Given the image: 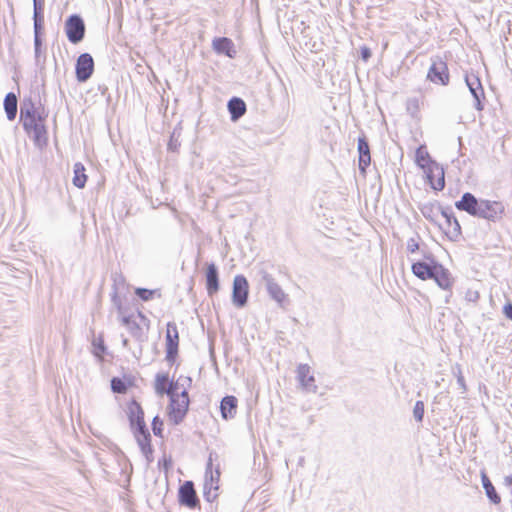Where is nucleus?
Masks as SVG:
<instances>
[{"mask_svg": "<svg viewBox=\"0 0 512 512\" xmlns=\"http://www.w3.org/2000/svg\"><path fill=\"white\" fill-rule=\"evenodd\" d=\"M459 211H465L473 217L491 222L500 221L505 214V205L501 201L478 199L472 193L466 192L455 202Z\"/></svg>", "mask_w": 512, "mask_h": 512, "instance_id": "f257e3e1", "label": "nucleus"}, {"mask_svg": "<svg viewBox=\"0 0 512 512\" xmlns=\"http://www.w3.org/2000/svg\"><path fill=\"white\" fill-rule=\"evenodd\" d=\"M46 118L47 114H43L21 121L24 131L39 149L44 148L48 144Z\"/></svg>", "mask_w": 512, "mask_h": 512, "instance_id": "f03ea898", "label": "nucleus"}, {"mask_svg": "<svg viewBox=\"0 0 512 512\" xmlns=\"http://www.w3.org/2000/svg\"><path fill=\"white\" fill-rule=\"evenodd\" d=\"M170 399V403L167 407L169 420L174 425H179L185 418L188 409H189V396L188 392L185 390H181L180 396H172Z\"/></svg>", "mask_w": 512, "mask_h": 512, "instance_id": "7ed1b4c3", "label": "nucleus"}, {"mask_svg": "<svg viewBox=\"0 0 512 512\" xmlns=\"http://www.w3.org/2000/svg\"><path fill=\"white\" fill-rule=\"evenodd\" d=\"M261 283L265 286L268 295L280 307H284L289 303L288 295L284 292L281 286L276 282L274 277L265 270H260Z\"/></svg>", "mask_w": 512, "mask_h": 512, "instance_id": "20e7f679", "label": "nucleus"}, {"mask_svg": "<svg viewBox=\"0 0 512 512\" xmlns=\"http://www.w3.org/2000/svg\"><path fill=\"white\" fill-rule=\"evenodd\" d=\"M65 32L68 40L77 44L81 42L85 36V23L80 15H70L65 21Z\"/></svg>", "mask_w": 512, "mask_h": 512, "instance_id": "39448f33", "label": "nucleus"}, {"mask_svg": "<svg viewBox=\"0 0 512 512\" xmlns=\"http://www.w3.org/2000/svg\"><path fill=\"white\" fill-rule=\"evenodd\" d=\"M438 210H441V216L445 219V226L439 224L440 228L451 241L459 240L462 234L461 226L451 208L439 207Z\"/></svg>", "mask_w": 512, "mask_h": 512, "instance_id": "423d86ee", "label": "nucleus"}, {"mask_svg": "<svg viewBox=\"0 0 512 512\" xmlns=\"http://www.w3.org/2000/svg\"><path fill=\"white\" fill-rule=\"evenodd\" d=\"M249 284L245 276L236 275L233 280L232 303L243 308L248 302Z\"/></svg>", "mask_w": 512, "mask_h": 512, "instance_id": "0eeeda50", "label": "nucleus"}, {"mask_svg": "<svg viewBox=\"0 0 512 512\" xmlns=\"http://www.w3.org/2000/svg\"><path fill=\"white\" fill-rule=\"evenodd\" d=\"M94 72V59L89 53L78 56L75 65L76 79L80 83L88 81Z\"/></svg>", "mask_w": 512, "mask_h": 512, "instance_id": "6e6552de", "label": "nucleus"}, {"mask_svg": "<svg viewBox=\"0 0 512 512\" xmlns=\"http://www.w3.org/2000/svg\"><path fill=\"white\" fill-rule=\"evenodd\" d=\"M465 83L474 98V107L477 111L484 109L483 100L485 99V93L480 81V78L476 74H466Z\"/></svg>", "mask_w": 512, "mask_h": 512, "instance_id": "1a4fd4ad", "label": "nucleus"}, {"mask_svg": "<svg viewBox=\"0 0 512 512\" xmlns=\"http://www.w3.org/2000/svg\"><path fill=\"white\" fill-rule=\"evenodd\" d=\"M179 333L174 322L167 323L166 330V360L174 363L178 355Z\"/></svg>", "mask_w": 512, "mask_h": 512, "instance_id": "9d476101", "label": "nucleus"}, {"mask_svg": "<svg viewBox=\"0 0 512 512\" xmlns=\"http://www.w3.org/2000/svg\"><path fill=\"white\" fill-rule=\"evenodd\" d=\"M178 501L180 505L190 509H194L199 505V499L192 481L187 480L179 487Z\"/></svg>", "mask_w": 512, "mask_h": 512, "instance_id": "9b49d317", "label": "nucleus"}, {"mask_svg": "<svg viewBox=\"0 0 512 512\" xmlns=\"http://www.w3.org/2000/svg\"><path fill=\"white\" fill-rule=\"evenodd\" d=\"M427 79L435 84L448 85L450 77L446 62L440 59L434 60L428 70Z\"/></svg>", "mask_w": 512, "mask_h": 512, "instance_id": "f8f14e48", "label": "nucleus"}, {"mask_svg": "<svg viewBox=\"0 0 512 512\" xmlns=\"http://www.w3.org/2000/svg\"><path fill=\"white\" fill-rule=\"evenodd\" d=\"M426 173V177L432 189L436 191H441L445 187V178H444V170L440 167L436 162L429 164L427 168L424 169Z\"/></svg>", "mask_w": 512, "mask_h": 512, "instance_id": "ddd939ff", "label": "nucleus"}, {"mask_svg": "<svg viewBox=\"0 0 512 512\" xmlns=\"http://www.w3.org/2000/svg\"><path fill=\"white\" fill-rule=\"evenodd\" d=\"M310 366L308 364H300L297 367V379L303 390L309 393L317 392V385L315 384V378L310 374Z\"/></svg>", "mask_w": 512, "mask_h": 512, "instance_id": "4468645a", "label": "nucleus"}, {"mask_svg": "<svg viewBox=\"0 0 512 512\" xmlns=\"http://www.w3.org/2000/svg\"><path fill=\"white\" fill-rule=\"evenodd\" d=\"M432 279L443 290H451L454 279L450 271L440 263H434V273Z\"/></svg>", "mask_w": 512, "mask_h": 512, "instance_id": "2eb2a0df", "label": "nucleus"}, {"mask_svg": "<svg viewBox=\"0 0 512 512\" xmlns=\"http://www.w3.org/2000/svg\"><path fill=\"white\" fill-rule=\"evenodd\" d=\"M205 283L209 296H213L219 290V273L214 263H208L205 271Z\"/></svg>", "mask_w": 512, "mask_h": 512, "instance_id": "dca6fc26", "label": "nucleus"}, {"mask_svg": "<svg viewBox=\"0 0 512 512\" xmlns=\"http://www.w3.org/2000/svg\"><path fill=\"white\" fill-rule=\"evenodd\" d=\"M357 150L359 154V169L365 172L366 168L370 165V147L367 138L363 135L358 138Z\"/></svg>", "mask_w": 512, "mask_h": 512, "instance_id": "f3484780", "label": "nucleus"}, {"mask_svg": "<svg viewBox=\"0 0 512 512\" xmlns=\"http://www.w3.org/2000/svg\"><path fill=\"white\" fill-rule=\"evenodd\" d=\"M46 114L44 109L35 106L31 98H26L20 105V122L32 117Z\"/></svg>", "mask_w": 512, "mask_h": 512, "instance_id": "a211bd4d", "label": "nucleus"}, {"mask_svg": "<svg viewBox=\"0 0 512 512\" xmlns=\"http://www.w3.org/2000/svg\"><path fill=\"white\" fill-rule=\"evenodd\" d=\"M237 398L232 395L225 396L220 403L221 416L225 420L235 417L237 412Z\"/></svg>", "mask_w": 512, "mask_h": 512, "instance_id": "6ab92c4d", "label": "nucleus"}, {"mask_svg": "<svg viewBox=\"0 0 512 512\" xmlns=\"http://www.w3.org/2000/svg\"><path fill=\"white\" fill-rule=\"evenodd\" d=\"M212 47L218 54H224L230 58L234 57L235 50L233 41L227 37L215 38L212 42Z\"/></svg>", "mask_w": 512, "mask_h": 512, "instance_id": "aec40b11", "label": "nucleus"}, {"mask_svg": "<svg viewBox=\"0 0 512 512\" xmlns=\"http://www.w3.org/2000/svg\"><path fill=\"white\" fill-rule=\"evenodd\" d=\"M413 274L421 280L432 279L434 273V263L429 264L423 261H418L412 264Z\"/></svg>", "mask_w": 512, "mask_h": 512, "instance_id": "412c9836", "label": "nucleus"}, {"mask_svg": "<svg viewBox=\"0 0 512 512\" xmlns=\"http://www.w3.org/2000/svg\"><path fill=\"white\" fill-rule=\"evenodd\" d=\"M227 107L232 121H237L246 112V104L244 100L238 97L231 98L228 101Z\"/></svg>", "mask_w": 512, "mask_h": 512, "instance_id": "4be33fe9", "label": "nucleus"}, {"mask_svg": "<svg viewBox=\"0 0 512 512\" xmlns=\"http://www.w3.org/2000/svg\"><path fill=\"white\" fill-rule=\"evenodd\" d=\"M4 110L9 121L15 120L17 116L18 98L15 93L6 94L3 102Z\"/></svg>", "mask_w": 512, "mask_h": 512, "instance_id": "5701e85b", "label": "nucleus"}, {"mask_svg": "<svg viewBox=\"0 0 512 512\" xmlns=\"http://www.w3.org/2000/svg\"><path fill=\"white\" fill-rule=\"evenodd\" d=\"M481 480L483 488L485 489L486 496L493 504H499L501 502V497L497 493L495 487L490 481L489 477L485 473V471L481 472Z\"/></svg>", "mask_w": 512, "mask_h": 512, "instance_id": "b1692460", "label": "nucleus"}, {"mask_svg": "<svg viewBox=\"0 0 512 512\" xmlns=\"http://www.w3.org/2000/svg\"><path fill=\"white\" fill-rule=\"evenodd\" d=\"M34 30H43L44 25V0H33Z\"/></svg>", "mask_w": 512, "mask_h": 512, "instance_id": "393cba45", "label": "nucleus"}, {"mask_svg": "<svg viewBox=\"0 0 512 512\" xmlns=\"http://www.w3.org/2000/svg\"><path fill=\"white\" fill-rule=\"evenodd\" d=\"M135 439L143 455L146 457L148 461H150V457L153 454L150 432L136 436Z\"/></svg>", "mask_w": 512, "mask_h": 512, "instance_id": "a878e982", "label": "nucleus"}, {"mask_svg": "<svg viewBox=\"0 0 512 512\" xmlns=\"http://www.w3.org/2000/svg\"><path fill=\"white\" fill-rule=\"evenodd\" d=\"M127 415L130 425L144 420V411L141 405L135 400L129 403Z\"/></svg>", "mask_w": 512, "mask_h": 512, "instance_id": "bb28decb", "label": "nucleus"}, {"mask_svg": "<svg viewBox=\"0 0 512 512\" xmlns=\"http://www.w3.org/2000/svg\"><path fill=\"white\" fill-rule=\"evenodd\" d=\"M73 172H74V177H73V184L77 187V188H84L85 187V184H86V181H87V176L85 174V167L82 163L80 162H77L74 164V168H73Z\"/></svg>", "mask_w": 512, "mask_h": 512, "instance_id": "cd10ccee", "label": "nucleus"}, {"mask_svg": "<svg viewBox=\"0 0 512 512\" xmlns=\"http://www.w3.org/2000/svg\"><path fill=\"white\" fill-rule=\"evenodd\" d=\"M42 30H34V52L36 65H42L45 62V56L42 60Z\"/></svg>", "mask_w": 512, "mask_h": 512, "instance_id": "c85d7f7f", "label": "nucleus"}, {"mask_svg": "<svg viewBox=\"0 0 512 512\" xmlns=\"http://www.w3.org/2000/svg\"><path fill=\"white\" fill-rule=\"evenodd\" d=\"M416 163L419 167H421L423 170L429 166V164L435 163L429 155V153L426 151V149L423 146H420L416 150Z\"/></svg>", "mask_w": 512, "mask_h": 512, "instance_id": "c756f323", "label": "nucleus"}, {"mask_svg": "<svg viewBox=\"0 0 512 512\" xmlns=\"http://www.w3.org/2000/svg\"><path fill=\"white\" fill-rule=\"evenodd\" d=\"M122 324L129 330L133 337L137 339L141 337L142 328L135 320L132 319L131 316H123Z\"/></svg>", "mask_w": 512, "mask_h": 512, "instance_id": "7c9ffc66", "label": "nucleus"}, {"mask_svg": "<svg viewBox=\"0 0 512 512\" xmlns=\"http://www.w3.org/2000/svg\"><path fill=\"white\" fill-rule=\"evenodd\" d=\"M439 207H441V206L440 205L435 206L433 204L424 205L421 208V213L423 214V216L426 219H428L431 222L437 224V219L436 218H437L439 213L441 214V210H438Z\"/></svg>", "mask_w": 512, "mask_h": 512, "instance_id": "2f4dec72", "label": "nucleus"}, {"mask_svg": "<svg viewBox=\"0 0 512 512\" xmlns=\"http://www.w3.org/2000/svg\"><path fill=\"white\" fill-rule=\"evenodd\" d=\"M168 383V374L158 373L155 377V391L158 395L166 394V387Z\"/></svg>", "mask_w": 512, "mask_h": 512, "instance_id": "473e14b6", "label": "nucleus"}, {"mask_svg": "<svg viewBox=\"0 0 512 512\" xmlns=\"http://www.w3.org/2000/svg\"><path fill=\"white\" fill-rule=\"evenodd\" d=\"M135 294L142 300V301H149L153 299V297L157 294L158 297L161 296V294L158 292V290H150L147 288H136Z\"/></svg>", "mask_w": 512, "mask_h": 512, "instance_id": "72a5a7b5", "label": "nucleus"}, {"mask_svg": "<svg viewBox=\"0 0 512 512\" xmlns=\"http://www.w3.org/2000/svg\"><path fill=\"white\" fill-rule=\"evenodd\" d=\"M111 389L114 393L123 394L127 391V386L122 379L113 377L111 379Z\"/></svg>", "mask_w": 512, "mask_h": 512, "instance_id": "f704fd0d", "label": "nucleus"}, {"mask_svg": "<svg viewBox=\"0 0 512 512\" xmlns=\"http://www.w3.org/2000/svg\"><path fill=\"white\" fill-rule=\"evenodd\" d=\"M152 431L155 436L163 438V421L159 416H155L152 420Z\"/></svg>", "mask_w": 512, "mask_h": 512, "instance_id": "c9c22d12", "label": "nucleus"}, {"mask_svg": "<svg viewBox=\"0 0 512 512\" xmlns=\"http://www.w3.org/2000/svg\"><path fill=\"white\" fill-rule=\"evenodd\" d=\"M179 384H181V382L178 380L177 381H169L168 380L167 387H166V395H168L169 398H171V395L172 396H180Z\"/></svg>", "mask_w": 512, "mask_h": 512, "instance_id": "e433bc0d", "label": "nucleus"}, {"mask_svg": "<svg viewBox=\"0 0 512 512\" xmlns=\"http://www.w3.org/2000/svg\"><path fill=\"white\" fill-rule=\"evenodd\" d=\"M130 427L134 434V437L149 432L144 420L140 421V422L133 423L130 425Z\"/></svg>", "mask_w": 512, "mask_h": 512, "instance_id": "4c0bfd02", "label": "nucleus"}, {"mask_svg": "<svg viewBox=\"0 0 512 512\" xmlns=\"http://www.w3.org/2000/svg\"><path fill=\"white\" fill-rule=\"evenodd\" d=\"M413 416L417 422H422L424 417V403L417 401L413 409Z\"/></svg>", "mask_w": 512, "mask_h": 512, "instance_id": "58836bf2", "label": "nucleus"}, {"mask_svg": "<svg viewBox=\"0 0 512 512\" xmlns=\"http://www.w3.org/2000/svg\"><path fill=\"white\" fill-rule=\"evenodd\" d=\"M212 489L217 490L218 489V485L211 486V485H209L208 480H205L204 488H203V495H204V498L208 502H212L216 498V494L212 495V493H211Z\"/></svg>", "mask_w": 512, "mask_h": 512, "instance_id": "ea45409f", "label": "nucleus"}, {"mask_svg": "<svg viewBox=\"0 0 512 512\" xmlns=\"http://www.w3.org/2000/svg\"><path fill=\"white\" fill-rule=\"evenodd\" d=\"M111 300H112L114 307L117 309L118 313L123 314L124 311H123L122 301H121L120 297L118 296L116 286L113 287V292L111 294Z\"/></svg>", "mask_w": 512, "mask_h": 512, "instance_id": "a19ab883", "label": "nucleus"}, {"mask_svg": "<svg viewBox=\"0 0 512 512\" xmlns=\"http://www.w3.org/2000/svg\"><path fill=\"white\" fill-rule=\"evenodd\" d=\"M159 467H161L165 472H167L172 467V459L171 457L163 456L162 459L158 461Z\"/></svg>", "mask_w": 512, "mask_h": 512, "instance_id": "79ce46f5", "label": "nucleus"}, {"mask_svg": "<svg viewBox=\"0 0 512 512\" xmlns=\"http://www.w3.org/2000/svg\"><path fill=\"white\" fill-rule=\"evenodd\" d=\"M420 245L418 241L415 238H410L407 241V251L410 253H415L416 251L420 250Z\"/></svg>", "mask_w": 512, "mask_h": 512, "instance_id": "37998d69", "label": "nucleus"}, {"mask_svg": "<svg viewBox=\"0 0 512 512\" xmlns=\"http://www.w3.org/2000/svg\"><path fill=\"white\" fill-rule=\"evenodd\" d=\"M178 381L181 382V384H179V389H182V390H185L188 392V388L191 386L192 384V379L190 377H183V376H180L178 378Z\"/></svg>", "mask_w": 512, "mask_h": 512, "instance_id": "c03bdc74", "label": "nucleus"}, {"mask_svg": "<svg viewBox=\"0 0 512 512\" xmlns=\"http://www.w3.org/2000/svg\"><path fill=\"white\" fill-rule=\"evenodd\" d=\"M180 146V142L178 141V138L175 137V133L171 135L170 141L168 143V149L170 151H177L178 147Z\"/></svg>", "mask_w": 512, "mask_h": 512, "instance_id": "a18cd8bd", "label": "nucleus"}, {"mask_svg": "<svg viewBox=\"0 0 512 512\" xmlns=\"http://www.w3.org/2000/svg\"><path fill=\"white\" fill-rule=\"evenodd\" d=\"M456 377H457V384L461 388L462 393H465L466 390H467V387H466L465 379H464V377L462 375V372H461L460 368H458V373L456 374Z\"/></svg>", "mask_w": 512, "mask_h": 512, "instance_id": "49530a36", "label": "nucleus"}, {"mask_svg": "<svg viewBox=\"0 0 512 512\" xmlns=\"http://www.w3.org/2000/svg\"><path fill=\"white\" fill-rule=\"evenodd\" d=\"M371 55H372V53H371L370 48H368L367 46L361 47L360 56L363 61H365V62L368 61L370 59Z\"/></svg>", "mask_w": 512, "mask_h": 512, "instance_id": "de8ad7c7", "label": "nucleus"}, {"mask_svg": "<svg viewBox=\"0 0 512 512\" xmlns=\"http://www.w3.org/2000/svg\"><path fill=\"white\" fill-rule=\"evenodd\" d=\"M219 476H220V472L218 469L215 471V475L213 473L209 474L208 475L209 485H211V486L217 485L218 481H219Z\"/></svg>", "mask_w": 512, "mask_h": 512, "instance_id": "09e8293b", "label": "nucleus"}, {"mask_svg": "<svg viewBox=\"0 0 512 512\" xmlns=\"http://www.w3.org/2000/svg\"><path fill=\"white\" fill-rule=\"evenodd\" d=\"M93 345L96 349V355H100V353H103L105 351V345L101 339L94 340Z\"/></svg>", "mask_w": 512, "mask_h": 512, "instance_id": "8fccbe9b", "label": "nucleus"}, {"mask_svg": "<svg viewBox=\"0 0 512 512\" xmlns=\"http://www.w3.org/2000/svg\"><path fill=\"white\" fill-rule=\"evenodd\" d=\"M503 313L508 319L512 320V303L508 302L504 305Z\"/></svg>", "mask_w": 512, "mask_h": 512, "instance_id": "3c124183", "label": "nucleus"}, {"mask_svg": "<svg viewBox=\"0 0 512 512\" xmlns=\"http://www.w3.org/2000/svg\"><path fill=\"white\" fill-rule=\"evenodd\" d=\"M213 473L212 471V458L211 456L209 457V460L207 462V465H206V470H205V480H208V475Z\"/></svg>", "mask_w": 512, "mask_h": 512, "instance_id": "603ef678", "label": "nucleus"}, {"mask_svg": "<svg viewBox=\"0 0 512 512\" xmlns=\"http://www.w3.org/2000/svg\"><path fill=\"white\" fill-rule=\"evenodd\" d=\"M422 251V254H423V257L427 260H430L431 261V264H433V262H436L433 258V255L431 252L429 251H425L424 249H421Z\"/></svg>", "mask_w": 512, "mask_h": 512, "instance_id": "864d4df0", "label": "nucleus"}, {"mask_svg": "<svg viewBox=\"0 0 512 512\" xmlns=\"http://www.w3.org/2000/svg\"><path fill=\"white\" fill-rule=\"evenodd\" d=\"M504 484L506 486H512V474L511 475H507L505 476L504 478Z\"/></svg>", "mask_w": 512, "mask_h": 512, "instance_id": "5fc2aeb1", "label": "nucleus"}, {"mask_svg": "<svg viewBox=\"0 0 512 512\" xmlns=\"http://www.w3.org/2000/svg\"><path fill=\"white\" fill-rule=\"evenodd\" d=\"M122 344H123L124 347H128L129 340L127 338H123L122 339Z\"/></svg>", "mask_w": 512, "mask_h": 512, "instance_id": "6e6d98bb", "label": "nucleus"}, {"mask_svg": "<svg viewBox=\"0 0 512 512\" xmlns=\"http://www.w3.org/2000/svg\"><path fill=\"white\" fill-rule=\"evenodd\" d=\"M313 422H314V418H313V416H310L309 423L312 424Z\"/></svg>", "mask_w": 512, "mask_h": 512, "instance_id": "4d7b16f0", "label": "nucleus"}]
</instances>
